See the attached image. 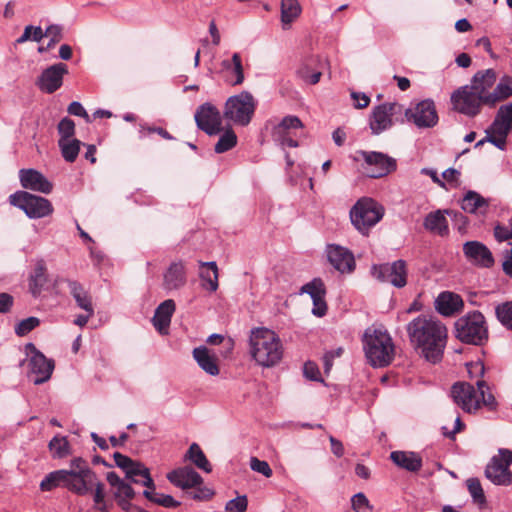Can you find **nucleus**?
Here are the masks:
<instances>
[{
  "label": "nucleus",
  "mask_w": 512,
  "mask_h": 512,
  "mask_svg": "<svg viewBox=\"0 0 512 512\" xmlns=\"http://www.w3.org/2000/svg\"><path fill=\"white\" fill-rule=\"evenodd\" d=\"M411 345L430 363L442 360L447 343V328L436 317L419 315L406 327Z\"/></svg>",
  "instance_id": "nucleus-1"
},
{
  "label": "nucleus",
  "mask_w": 512,
  "mask_h": 512,
  "mask_svg": "<svg viewBox=\"0 0 512 512\" xmlns=\"http://www.w3.org/2000/svg\"><path fill=\"white\" fill-rule=\"evenodd\" d=\"M92 477L93 470L87 461L76 457L71 460L70 469H59L48 473L40 482V490L46 492L63 487L76 495L84 496Z\"/></svg>",
  "instance_id": "nucleus-2"
},
{
  "label": "nucleus",
  "mask_w": 512,
  "mask_h": 512,
  "mask_svg": "<svg viewBox=\"0 0 512 512\" xmlns=\"http://www.w3.org/2000/svg\"><path fill=\"white\" fill-rule=\"evenodd\" d=\"M363 348L369 363L385 367L391 363L395 347L390 334L382 327H368L363 335Z\"/></svg>",
  "instance_id": "nucleus-3"
},
{
  "label": "nucleus",
  "mask_w": 512,
  "mask_h": 512,
  "mask_svg": "<svg viewBox=\"0 0 512 512\" xmlns=\"http://www.w3.org/2000/svg\"><path fill=\"white\" fill-rule=\"evenodd\" d=\"M474 385L466 382H458L452 386L451 396L454 402L465 412L477 411L482 405L493 409L496 406L494 396L489 392V387L484 380H477Z\"/></svg>",
  "instance_id": "nucleus-4"
},
{
  "label": "nucleus",
  "mask_w": 512,
  "mask_h": 512,
  "mask_svg": "<svg viewBox=\"0 0 512 512\" xmlns=\"http://www.w3.org/2000/svg\"><path fill=\"white\" fill-rule=\"evenodd\" d=\"M455 337L465 344L481 346L488 340V326L484 315L472 311L458 318L454 324Z\"/></svg>",
  "instance_id": "nucleus-5"
},
{
  "label": "nucleus",
  "mask_w": 512,
  "mask_h": 512,
  "mask_svg": "<svg viewBox=\"0 0 512 512\" xmlns=\"http://www.w3.org/2000/svg\"><path fill=\"white\" fill-rule=\"evenodd\" d=\"M303 128L302 121L293 115L284 117L279 123L273 125L271 135L274 142L285 152L287 169L294 165V158L285 151L286 147L296 148L299 146L298 130Z\"/></svg>",
  "instance_id": "nucleus-6"
},
{
  "label": "nucleus",
  "mask_w": 512,
  "mask_h": 512,
  "mask_svg": "<svg viewBox=\"0 0 512 512\" xmlns=\"http://www.w3.org/2000/svg\"><path fill=\"white\" fill-rule=\"evenodd\" d=\"M383 216V206L367 197L359 199L350 210L351 223L363 235H367Z\"/></svg>",
  "instance_id": "nucleus-7"
},
{
  "label": "nucleus",
  "mask_w": 512,
  "mask_h": 512,
  "mask_svg": "<svg viewBox=\"0 0 512 512\" xmlns=\"http://www.w3.org/2000/svg\"><path fill=\"white\" fill-rule=\"evenodd\" d=\"M255 110L254 97L250 92L242 91L230 96L224 105L223 118L235 125L246 126L253 117Z\"/></svg>",
  "instance_id": "nucleus-8"
},
{
  "label": "nucleus",
  "mask_w": 512,
  "mask_h": 512,
  "mask_svg": "<svg viewBox=\"0 0 512 512\" xmlns=\"http://www.w3.org/2000/svg\"><path fill=\"white\" fill-rule=\"evenodd\" d=\"M11 205L24 211L30 219H40L50 216L53 211L52 203L41 196L31 194L27 191H17L9 196Z\"/></svg>",
  "instance_id": "nucleus-9"
},
{
  "label": "nucleus",
  "mask_w": 512,
  "mask_h": 512,
  "mask_svg": "<svg viewBox=\"0 0 512 512\" xmlns=\"http://www.w3.org/2000/svg\"><path fill=\"white\" fill-rule=\"evenodd\" d=\"M283 348L275 332L258 328V365L272 367L280 362Z\"/></svg>",
  "instance_id": "nucleus-10"
},
{
  "label": "nucleus",
  "mask_w": 512,
  "mask_h": 512,
  "mask_svg": "<svg viewBox=\"0 0 512 512\" xmlns=\"http://www.w3.org/2000/svg\"><path fill=\"white\" fill-rule=\"evenodd\" d=\"M451 103L455 111L474 117L479 114L484 100L470 85H465L453 92Z\"/></svg>",
  "instance_id": "nucleus-11"
},
{
  "label": "nucleus",
  "mask_w": 512,
  "mask_h": 512,
  "mask_svg": "<svg viewBox=\"0 0 512 512\" xmlns=\"http://www.w3.org/2000/svg\"><path fill=\"white\" fill-rule=\"evenodd\" d=\"M365 174L370 178H381L396 170V160L384 153L361 151Z\"/></svg>",
  "instance_id": "nucleus-12"
},
{
  "label": "nucleus",
  "mask_w": 512,
  "mask_h": 512,
  "mask_svg": "<svg viewBox=\"0 0 512 512\" xmlns=\"http://www.w3.org/2000/svg\"><path fill=\"white\" fill-rule=\"evenodd\" d=\"M372 275L381 282L390 283L397 288H402L407 283V269L404 260L393 263L374 265Z\"/></svg>",
  "instance_id": "nucleus-13"
},
{
  "label": "nucleus",
  "mask_w": 512,
  "mask_h": 512,
  "mask_svg": "<svg viewBox=\"0 0 512 512\" xmlns=\"http://www.w3.org/2000/svg\"><path fill=\"white\" fill-rule=\"evenodd\" d=\"M197 127L206 134L217 135L223 130V114L211 103L200 105L194 115Z\"/></svg>",
  "instance_id": "nucleus-14"
},
{
  "label": "nucleus",
  "mask_w": 512,
  "mask_h": 512,
  "mask_svg": "<svg viewBox=\"0 0 512 512\" xmlns=\"http://www.w3.org/2000/svg\"><path fill=\"white\" fill-rule=\"evenodd\" d=\"M402 111L403 106L396 102L383 103L374 107L369 123L372 133L378 135L391 128L393 125L392 116Z\"/></svg>",
  "instance_id": "nucleus-15"
},
{
  "label": "nucleus",
  "mask_w": 512,
  "mask_h": 512,
  "mask_svg": "<svg viewBox=\"0 0 512 512\" xmlns=\"http://www.w3.org/2000/svg\"><path fill=\"white\" fill-rule=\"evenodd\" d=\"M405 116L419 128H430L438 122L437 111L432 100H423L414 108L406 109Z\"/></svg>",
  "instance_id": "nucleus-16"
},
{
  "label": "nucleus",
  "mask_w": 512,
  "mask_h": 512,
  "mask_svg": "<svg viewBox=\"0 0 512 512\" xmlns=\"http://www.w3.org/2000/svg\"><path fill=\"white\" fill-rule=\"evenodd\" d=\"M326 254L329 263L341 273H351L355 269V258L353 253L337 244H328Z\"/></svg>",
  "instance_id": "nucleus-17"
},
{
  "label": "nucleus",
  "mask_w": 512,
  "mask_h": 512,
  "mask_svg": "<svg viewBox=\"0 0 512 512\" xmlns=\"http://www.w3.org/2000/svg\"><path fill=\"white\" fill-rule=\"evenodd\" d=\"M67 73L66 64L56 63L41 73L37 85L41 91L52 94L62 86L63 76Z\"/></svg>",
  "instance_id": "nucleus-18"
},
{
  "label": "nucleus",
  "mask_w": 512,
  "mask_h": 512,
  "mask_svg": "<svg viewBox=\"0 0 512 512\" xmlns=\"http://www.w3.org/2000/svg\"><path fill=\"white\" fill-rule=\"evenodd\" d=\"M29 377L35 385L48 381L54 369V363L41 352L35 351L29 360Z\"/></svg>",
  "instance_id": "nucleus-19"
},
{
  "label": "nucleus",
  "mask_w": 512,
  "mask_h": 512,
  "mask_svg": "<svg viewBox=\"0 0 512 512\" xmlns=\"http://www.w3.org/2000/svg\"><path fill=\"white\" fill-rule=\"evenodd\" d=\"M19 180L24 189L50 194L53 190V184L38 170L21 169L19 171Z\"/></svg>",
  "instance_id": "nucleus-20"
},
{
  "label": "nucleus",
  "mask_w": 512,
  "mask_h": 512,
  "mask_svg": "<svg viewBox=\"0 0 512 512\" xmlns=\"http://www.w3.org/2000/svg\"><path fill=\"white\" fill-rule=\"evenodd\" d=\"M301 293L310 295L313 301L312 314L317 317H322L327 312V304L325 301L326 289L323 281L320 278H315L306 283L301 288Z\"/></svg>",
  "instance_id": "nucleus-21"
},
{
  "label": "nucleus",
  "mask_w": 512,
  "mask_h": 512,
  "mask_svg": "<svg viewBox=\"0 0 512 512\" xmlns=\"http://www.w3.org/2000/svg\"><path fill=\"white\" fill-rule=\"evenodd\" d=\"M465 257L474 265L490 268L494 264V258L486 245L479 241H468L463 245Z\"/></svg>",
  "instance_id": "nucleus-22"
},
{
  "label": "nucleus",
  "mask_w": 512,
  "mask_h": 512,
  "mask_svg": "<svg viewBox=\"0 0 512 512\" xmlns=\"http://www.w3.org/2000/svg\"><path fill=\"white\" fill-rule=\"evenodd\" d=\"M187 283V272L182 261L172 262L163 273V289L167 292L179 290Z\"/></svg>",
  "instance_id": "nucleus-23"
},
{
  "label": "nucleus",
  "mask_w": 512,
  "mask_h": 512,
  "mask_svg": "<svg viewBox=\"0 0 512 512\" xmlns=\"http://www.w3.org/2000/svg\"><path fill=\"white\" fill-rule=\"evenodd\" d=\"M106 479L112 487L116 488L114 496L119 506L125 511H129L130 508H135V506L129 502V500L133 499L135 496L134 489L131 485L122 480L115 472H108Z\"/></svg>",
  "instance_id": "nucleus-24"
},
{
  "label": "nucleus",
  "mask_w": 512,
  "mask_h": 512,
  "mask_svg": "<svg viewBox=\"0 0 512 512\" xmlns=\"http://www.w3.org/2000/svg\"><path fill=\"white\" fill-rule=\"evenodd\" d=\"M463 307L464 302L461 296L451 291H443L435 299V309L446 317L459 313Z\"/></svg>",
  "instance_id": "nucleus-25"
},
{
  "label": "nucleus",
  "mask_w": 512,
  "mask_h": 512,
  "mask_svg": "<svg viewBox=\"0 0 512 512\" xmlns=\"http://www.w3.org/2000/svg\"><path fill=\"white\" fill-rule=\"evenodd\" d=\"M485 476L494 485L509 486L512 484V471L501 463V459L493 456L485 468Z\"/></svg>",
  "instance_id": "nucleus-26"
},
{
  "label": "nucleus",
  "mask_w": 512,
  "mask_h": 512,
  "mask_svg": "<svg viewBox=\"0 0 512 512\" xmlns=\"http://www.w3.org/2000/svg\"><path fill=\"white\" fill-rule=\"evenodd\" d=\"M168 480L182 489L197 487L202 484V477L191 467L184 466L168 473Z\"/></svg>",
  "instance_id": "nucleus-27"
},
{
  "label": "nucleus",
  "mask_w": 512,
  "mask_h": 512,
  "mask_svg": "<svg viewBox=\"0 0 512 512\" xmlns=\"http://www.w3.org/2000/svg\"><path fill=\"white\" fill-rule=\"evenodd\" d=\"M297 76L305 83L315 85L322 75V63L318 56L304 58L297 69Z\"/></svg>",
  "instance_id": "nucleus-28"
},
{
  "label": "nucleus",
  "mask_w": 512,
  "mask_h": 512,
  "mask_svg": "<svg viewBox=\"0 0 512 512\" xmlns=\"http://www.w3.org/2000/svg\"><path fill=\"white\" fill-rule=\"evenodd\" d=\"M460 204L464 212L478 216H485L490 206L488 199L472 190L465 193Z\"/></svg>",
  "instance_id": "nucleus-29"
},
{
  "label": "nucleus",
  "mask_w": 512,
  "mask_h": 512,
  "mask_svg": "<svg viewBox=\"0 0 512 512\" xmlns=\"http://www.w3.org/2000/svg\"><path fill=\"white\" fill-rule=\"evenodd\" d=\"M175 302L172 299L163 301L155 310L152 322L155 329L162 335L168 333L172 315L175 311Z\"/></svg>",
  "instance_id": "nucleus-30"
},
{
  "label": "nucleus",
  "mask_w": 512,
  "mask_h": 512,
  "mask_svg": "<svg viewBox=\"0 0 512 512\" xmlns=\"http://www.w3.org/2000/svg\"><path fill=\"white\" fill-rule=\"evenodd\" d=\"M390 459L396 466L409 472H418L423 464L422 457L413 451H392Z\"/></svg>",
  "instance_id": "nucleus-31"
},
{
  "label": "nucleus",
  "mask_w": 512,
  "mask_h": 512,
  "mask_svg": "<svg viewBox=\"0 0 512 512\" xmlns=\"http://www.w3.org/2000/svg\"><path fill=\"white\" fill-rule=\"evenodd\" d=\"M221 69L224 73V79L228 84L236 86L243 82V67L238 53H234L232 59L223 60L221 62Z\"/></svg>",
  "instance_id": "nucleus-32"
},
{
  "label": "nucleus",
  "mask_w": 512,
  "mask_h": 512,
  "mask_svg": "<svg viewBox=\"0 0 512 512\" xmlns=\"http://www.w3.org/2000/svg\"><path fill=\"white\" fill-rule=\"evenodd\" d=\"M62 27L58 24L49 25L45 32L40 26H34L32 29V41L40 42L44 37H50V42L46 46H39L38 52L44 53L52 49L63 38Z\"/></svg>",
  "instance_id": "nucleus-33"
},
{
  "label": "nucleus",
  "mask_w": 512,
  "mask_h": 512,
  "mask_svg": "<svg viewBox=\"0 0 512 512\" xmlns=\"http://www.w3.org/2000/svg\"><path fill=\"white\" fill-rule=\"evenodd\" d=\"M512 127L508 124L501 122L495 117L492 124L486 129V140L493 144L500 150L506 149L507 136L509 135Z\"/></svg>",
  "instance_id": "nucleus-34"
},
{
  "label": "nucleus",
  "mask_w": 512,
  "mask_h": 512,
  "mask_svg": "<svg viewBox=\"0 0 512 512\" xmlns=\"http://www.w3.org/2000/svg\"><path fill=\"white\" fill-rule=\"evenodd\" d=\"M192 355L198 366L207 374L216 376L220 370L216 355L206 346H199L193 349Z\"/></svg>",
  "instance_id": "nucleus-35"
},
{
  "label": "nucleus",
  "mask_w": 512,
  "mask_h": 512,
  "mask_svg": "<svg viewBox=\"0 0 512 512\" xmlns=\"http://www.w3.org/2000/svg\"><path fill=\"white\" fill-rule=\"evenodd\" d=\"M497 79L496 72L493 69H487L485 71L477 72L470 85L484 100L486 105V96H490L489 90L494 86Z\"/></svg>",
  "instance_id": "nucleus-36"
},
{
  "label": "nucleus",
  "mask_w": 512,
  "mask_h": 512,
  "mask_svg": "<svg viewBox=\"0 0 512 512\" xmlns=\"http://www.w3.org/2000/svg\"><path fill=\"white\" fill-rule=\"evenodd\" d=\"M48 281L47 267L43 259H38L29 275V290L34 297H38Z\"/></svg>",
  "instance_id": "nucleus-37"
},
{
  "label": "nucleus",
  "mask_w": 512,
  "mask_h": 512,
  "mask_svg": "<svg viewBox=\"0 0 512 512\" xmlns=\"http://www.w3.org/2000/svg\"><path fill=\"white\" fill-rule=\"evenodd\" d=\"M445 213L449 214V211L436 210L434 212H430L424 219V228L440 236L447 235L449 228Z\"/></svg>",
  "instance_id": "nucleus-38"
},
{
  "label": "nucleus",
  "mask_w": 512,
  "mask_h": 512,
  "mask_svg": "<svg viewBox=\"0 0 512 512\" xmlns=\"http://www.w3.org/2000/svg\"><path fill=\"white\" fill-rule=\"evenodd\" d=\"M70 294L74 298L77 306L89 313L94 314V308L92 305L91 297L84 287L77 281L67 280Z\"/></svg>",
  "instance_id": "nucleus-39"
},
{
  "label": "nucleus",
  "mask_w": 512,
  "mask_h": 512,
  "mask_svg": "<svg viewBox=\"0 0 512 512\" xmlns=\"http://www.w3.org/2000/svg\"><path fill=\"white\" fill-rule=\"evenodd\" d=\"M125 475L133 483L142 484L147 488H154V482L150 476L149 469L138 461H133L132 465L125 471Z\"/></svg>",
  "instance_id": "nucleus-40"
},
{
  "label": "nucleus",
  "mask_w": 512,
  "mask_h": 512,
  "mask_svg": "<svg viewBox=\"0 0 512 512\" xmlns=\"http://www.w3.org/2000/svg\"><path fill=\"white\" fill-rule=\"evenodd\" d=\"M510 96H512V78L506 76L496 85L491 95L485 97L486 105L493 107Z\"/></svg>",
  "instance_id": "nucleus-41"
},
{
  "label": "nucleus",
  "mask_w": 512,
  "mask_h": 512,
  "mask_svg": "<svg viewBox=\"0 0 512 512\" xmlns=\"http://www.w3.org/2000/svg\"><path fill=\"white\" fill-rule=\"evenodd\" d=\"M301 14V6L298 0H281V22L283 29H289Z\"/></svg>",
  "instance_id": "nucleus-42"
},
{
  "label": "nucleus",
  "mask_w": 512,
  "mask_h": 512,
  "mask_svg": "<svg viewBox=\"0 0 512 512\" xmlns=\"http://www.w3.org/2000/svg\"><path fill=\"white\" fill-rule=\"evenodd\" d=\"M200 278L206 290L214 292L218 288V268L215 262H202Z\"/></svg>",
  "instance_id": "nucleus-43"
},
{
  "label": "nucleus",
  "mask_w": 512,
  "mask_h": 512,
  "mask_svg": "<svg viewBox=\"0 0 512 512\" xmlns=\"http://www.w3.org/2000/svg\"><path fill=\"white\" fill-rule=\"evenodd\" d=\"M94 488L93 500L95 508L100 512H109L107 502L105 500L104 484L97 478L96 473L93 471V477L91 478V484L87 485V491L84 495H87Z\"/></svg>",
  "instance_id": "nucleus-44"
},
{
  "label": "nucleus",
  "mask_w": 512,
  "mask_h": 512,
  "mask_svg": "<svg viewBox=\"0 0 512 512\" xmlns=\"http://www.w3.org/2000/svg\"><path fill=\"white\" fill-rule=\"evenodd\" d=\"M186 458L191 461L196 467L199 469L209 473L212 470L210 462L206 458L204 452L200 448V446L196 443L190 445Z\"/></svg>",
  "instance_id": "nucleus-45"
},
{
  "label": "nucleus",
  "mask_w": 512,
  "mask_h": 512,
  "mask_svg": "<svg viewBox=\"0 0 512 512\" xmlns=\"http://www.w3.org/2000/svg\"><path fill=\"white\" fill-rule=\"evenodd\" d=\"M49 450L53 458L62 459L71 454L69 442L66 437L56 435L49 442Z\"/></svg>",
  "instance_id": "nucleus-46"
},
{
  "label": "nucleus",
  "mask_w": 512,
  "mask_h": 512,
  "mask_svg": "<svg viewBox=\"0 0 512 512\" xmlns=\"http://www.w3.org/2000/svg\"><path fill=\"white\" fill-rule=\"evenodd\" d=\"M58 145L60 147L63 158L67 162H74L78 157L81 142L78 139H59Z\"/></svg>",
  "instance_id": "nucleus-47"
},
{
  "label": "nucleus",
  "mask_w": 512,
  "mask_h": 512,
  "mask_svg": "<svg viewBox=\"0 0 512 512\" xmlns=\"http://www.w3.org/2000/svg\"><path fill=\"white\" fill-rule=\"evenodd\" d=\"M237 144V136L234 133L232 129H227L224 131V133L220 136L218 142L215 145V152L216 153H224L226 151H229L235 145Z\"/></svg>",
  "instance_id": "nucleus-48"
},
{
  "label": "nucleus",
  "mask_w": 512,
  "mask_h": 512,
  "mask_svg": "<svg viewBox=\"0 0 512 512\" xmlns=\"http://www.w3.org/2000/svg\"><path fill=\"white\" fill-rule=\"evenodd\" d=\"M466 486L474 502L478 504L486 502L484 491L478 478L472 477L467 479Z\"/></svg>",
  "instance_id": "nucleus-49"
},
{
  "label": "nucleus",
  "mask_w": 512,
  "mask_h": 512,
  "mask_svg": "<svg viewBox=\"0 0 512 512\" xmlns=\"http://www.w3.org/2000/svg\"><path fill=\"white\" fill-rule=\"evenodd\" d=\"M495 312L500 323L512 330V301L498 305Z\"/></svg>",
  "instance_id": "nucleus-50"
},
{
  "label": "nucleus",
  "mask_w": 512,
  "mask_h": 512,
  "mask_svg": "<svg viewBox=\"0 0 512 512\" xmlns=\"http://www.w3.org/2000/svg\"><path fill=\"white\" fill-rule=\"evenodd\" d=\"M57 129L60 135V139H74L73 136L75 134V123L72 119L68 117L63 118L59 122Z\"/></svg>",
  "instance_id": "nucleus-51"
},
{
  "label": "nucleus",
  "mask_w": 512,
  "mask_h": 512,
  "mask_svg": "<svg viewBox=\"0 0 512 512\" xmlns=\"http://www.w3.org/2000/svg\"><path fill=\"white\" fill-rule=\"evenodd\" d=\"M40 324L37 317H28L20 321L15 327V332L18 336H25Z\"/></svg>",
  "instance_id": "nucleus-52"
},
{
  "label": "nucleus",
  "mask_w": 512,
  "mask_h": 512,
  "mask_svg": "<svg viewBox=\"0 0 512 512\" xmlns=\"http://www.w3.org/2000/svg\"><path fill=\"white\" fill-rule=\"evenodd\" d=\"M351 504L355 512H369L372 510L368 498L362 492L353 495Z\"/></svg>",
  "instance_id": "nucleus-53"
},
{
  "label": "nucleus",
  "mask_w": 512,
  "mask_h": 512,
  "mask_svg": "<svg viewBox=\"0 0 512 512\" xmlns=\"http://www.w3.org/2000/svg\"><path fill=\"white\" fill-rule=\"evenodd\" d=\"M247 504L246 496H238L229 500L225 505V509L227 512H245Z\"/></svg>",
  "instance_id": "nucleus-54"
},
{
  "label": "nucleus",
  "mask_w": 512,
  "mask_h": 512,
  "mask_svg": "<svg viewBox=\"0 0 512 512\" xmlns=\"http://www.w3.org/2000/svg\"><path fill=\"white\" fill-rule=\"evenodd\" d=\"M467 372L471 379L483 380L482 377L485 372L484 364L481 361L470 362L466 364Z\"/></svg>",
  "instance_id": "nucleus-55"
},
{
  "label": "nucleus",
  "mask_w": 512,
  "mask_h": 512,
  "mask_svg": "<svg viewBox=\"0 0 512 512\" xmlns=\"http://www.w3.org/2000/svg\"><path fill=\"white\" fill-rule=\"evenodd\" d=\"M494 236L499 242L512 239V223L508 225L497 224L494 228Z\"/></svg>",
  "instance_id": "nucleus-56"
},
{
  "label": "nucleus",
  "mask_w": 512,
  "mask_h": 512,
  "mask_svg": "<svg viewBox=\"0 0 512 512\" xmlns=\"http://www.w3.org/2000/svg\"><path fill=\"white\" fill-rule=\"evenodd\" d=\"M495 117L512 127V102L500 106Z\"/></svg>",
  "instance_id": "nucleus-57"
},
{
  "label": "nucleus",
  "mask_w": 512,
  "mask_h": 512,
  "mask_svg": "<svg viewBox=\"0 0 512 512\" xmlns=\"http://www.w3.org/2000/svg\"><path fill=\"white\" fill-rule=\"evenodd\" d=\"M67 111L69 114L79 116L85 119L87 123H91V117L88 115L80 102L73 101L69 104Z\"/></svg>",
  "instance_id": "nucleus-58"
},
{
  "label": "nucleus",
  "mask_w": 512,
  "mask_h": 512,
  "mask_svg": "<svg viewBox=\"0 0 512 512\" xmlns=\"http://www.w3.org/2000/svg\"><path fill=\"white\" fill-rule=\"evenodd\" d=\"M303 373H304V376L309 380L322 381V379L320 378L319 368L314 362H311V361L306 362L304 364Z\"/></svg>",
  "instance_id": "nucleus-59"
},
{
  "label": "nucleus",
  "mask_w": 512,
  "mask_h": 512,
  "mask_svg": "<svg viewBox=\"0 0 512 512\" xmlns=\"http://www.w3.org/2000/svg\"><path fill=\"white\" fill-rule=\"evenodd\" d=\"M206 342L210 345H219L223 342H225V346L227 348V351H231L233 349V346H234V342L231 338H228L227 340H225V337L221 334H211Z\"/></svg>",
  "instance_id": "nucleus-60"
},
{
  "label": "nucleus",
  "mask_w": 512,
  "mask_h": 512,
  "mask_svg": "<svg viewBox=\"0 0 512 512\" xmlns=\"http://www.w3.org/2000/svg\"><path fill=\"white\" fill-rule=\"evenodd\" d=\"M153 502L167 508H174L179 505L172 496L165 494H157L156 498H153Z\"/></svg>",
  "instance_id": "nucleus-61"
},
{
  "label": "nucleus",
  "mask_w": 512,
  "mask_h": 512,
  "mask_svg": "<svg viewBox=\"0 0 512 512\" xmlns=\"http://www.w3.org/2000/svg\"><path fill=\"white\" fill-rule=\"evenodd\" d=\"M113 458L115 460V463L117 465V467H119L120 469H122L124 472L129 468V466L132 465L133 463V460L131 458H129L128 456L126 455H123L119 452H115L113 454Z\"/></svg>",
  "instance_id": "nucleus-62"
},
{
  "label": "nucleus",
  "mask_w": 512,
  "mask_h": 512,
  "mask_svg": "<svg viewBox=\"0 0 512 512\" xmlns=\"http://www.w3.org/2000/svg\"><path fill=\"white\" fill-rule=\"evenodd\" d=\"M351 97L355 101L354 106L357 109L365 108L370 103V98L364 93L352 92Z\"/></svg>",
  "instance_id": "nucleus-63"
},
{
  "label": "nucleus",
  "mask_w": 512,
  "mask_h": 512,
  "mask_svg": "<svg viewBox=\"0 0 512 512\" xmlns=\"http://www.w3.org/2000/svg\"><path fill=\"white\" fill-rule=\"evenodd\" d=\"M506 253L508 255L502 263V269L506 275L512 277V248L506 250Z\"/></svg>",
  "instance_id": "nucleus-64"
}]
</instances>
